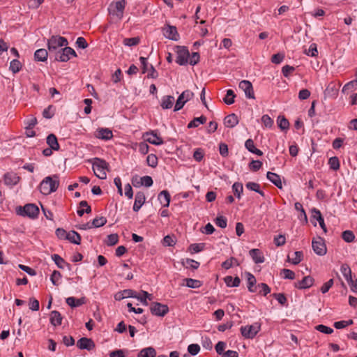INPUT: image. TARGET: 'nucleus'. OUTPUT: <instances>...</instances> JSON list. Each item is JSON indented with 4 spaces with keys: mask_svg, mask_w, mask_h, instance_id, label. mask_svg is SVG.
<instances>
[{
    "mask_svg": "<svg viewBox=\"0 0 357 357\" xmlns=\"http://www.w3.org/2000/svg\"><path fill=\"white\" fill-rule=\"evenodd\" d=\"M59 185V176L54 174L45 177L39 185L40 192L45 195H48L52 192H55Z\"/></svg>",
    "mask_w": 357,
    "mask_h": 357,
    "instance_id": "f257e3e1",
    "label": "nucleus"
},
{
    "mask_svg": "<svg viewBox=\"0 0 357 357\" xmlns=\"http://www.w3.org/2000/svg\"><path fill=\"white\" fill-rule=\"evenodd\" d=\"M92 169L94 174L100 179H105L107 178L106 172L109 170V164L105 160L94 158L91 160Z\"/></svg>",
    "mask_w": 357,
    "mask_h": 357,
    "instance_id": "f03ea898",
    "label": "nucleus"
},
{
    "mask_svg": "<svg viewBox=\"0 0 357 357\" xmlns=\"http://www.w3.org/2000/svg\"><path fill=\"white\" fill-rule=\"evenodd\" d=\"M17 214L23 217L35 219L39 214V208L34 204H27L24 206H19L17 208Z\"/></svg>",
    "mask_w": 357,
    "mask_h": 357,
    "instance_id": "7ed1b4c3",
    "label": "nucleus"
},
{
    "mask_svg": "<svg viewBox=\"0 0 357 357\" xmlns=\"http://www.w3.org/2000/svg\"><path fill=\"white\" fill-rule=\"evenodd\" d=\"M68 40L60 36H52L47 40V48L50 54L56 52L57 49L60 47L67 46Z\"/></svg>",
    "mask_w": 357,
    "mask_h": 357,
    "instance_id": "20e7f679",
    "label": "nucleus"
},
{
    "mask_svg": "<svg viewBox=\"0 0 357 357\" xmlns=\"http://www.w3.org/2000/svg\"><path fill=\"white\" fill-rule=\"evenodd\" d=\"M64 47H65L61 49L55 53L54 58L56 61L60 62H67L70 59L71 56H77V54L73 48L67 46Z\"/></svg>",
    "mask_w": 357,
    "mask_h": 357,
    "instance_id": "39448f33",
    "label": "nucleus"
},
{
    "mask_svg": "<svg viewBox=\"0 0 357 357\" xmlns=\"http://www.w3.org/2000/svg\"><path fill=\"white\" fill-rule=\"evenodd\" d=\"M261 329V325L259 323H255L252 325H247L241 327V335L246 339H253Z\"/></svg>",
    "mask_w": 357,
    "mask_h": 357,
    "instance_id": "423d86ee",
    "label": "nucleus"
},
{
    "mask_svg": "<svg viewBox=\"0 0 357 357\" xmlns=\"http://www.w3.org/2000/svg\"><path fill=\"white\" fill-rule=\"evenodd\" d=\"M176 62L180 66L187 64L190 57L188 49L185 46H176Z\"/></svg>",
    "mask_w": 357,
    "mask_h": 357,
    "instance_id": "0eeeda50",
    "label": "nucleus"
},
{
    "mask_svg": "<svg viewBox=\"0 0 357 357\" xmlns=\"http://www.w3.org/2000/svg\"><path fill=\"white\" fill-rule=\"evenodd\" d=\"M312 247L313 251L319 256H324L327 252L326 245L324 238L317 237L312 239Z\"/></svg>",
    "mask_w": 357,
    "mask_h": 357,
    "instance_id": "6e6552de",
    "label": "nucleus"
},
{
    "mask_svg": "<svg viewBox=\"0 0 357 357\" xmlns=\"http://www.w3.org/2000/svg\"><path fill=\"white\" fill-rule=\"evenodd\" d=\"M194 96V93L190 90L184 91L178 98L175 106L174 111H178L183 108L185 103L190 100Z\"/></svg>",
    "mask_w": 357,
    "mask_h": 357,
    "instance_id": "1a4fd4ad",
    "label": "nucleus"
},
{
    "mask_svg": "<svg viewBox=\"0 0 357 357\" xmlns=\"http://www.w3.org/2000/svg\"><path fill=\"white\" fill-rule=\"evenodd\" d=\"M143 137L146 142L153 145H161L164 143L161 137L158 135L156 130L146 132L143 135Z\"/></svg>",
    "mask_w": 357,
    "mask_h": 357,
    "instance_id": "9d476101",
    "label": "nucleus"
},
{
    "mask_svg": "<svg viewBox=\"0 0 357 357\" xmlns=\"http://www.w3.org/2000/svg\"><path fill=\"white\" fill-rule=\"evenodd\" d=\"M150 310L153 315L158 317H164L169 312V307L167 305L158 302L153 303Z\"/></svg>",
    "mask_w": 357,
    "mask_h": 357,
    "instance_id": "9b49d317",
    "label": "nucleus"
},
{
    "mask_svg": "<svg viewBox=\"0 0 357 357\" xmlns=\"http://www.w3.org/2000/svg\"><path fill=\"white\" fill-rule=\"evenodd\" d=\"M239 88L245 92V96L250 99L255 98V93L252 83L248 80H242L240 82Z\"/></svg>",
    "mask_w": 357,
    "mask_h": 357,
    "instance_id": "f8f14e48",
    "label": "nucleus"
},
{
    "mask_svg": "<svg viewBox=\"0 0 357 357\" xmlns=\"http://www.w3.org/2000/svg\"><path fill=\"white\" fill-rule=\"evenodd\" d=\"M163 35L166 38L172 40L177 41L179 39L176 27L174 26L167 25L163 28Z\"/></svg>",
    "mask_w": 357,
    "mask_h": 357,
    "instance_id": "ddd939ff",
    "label": "nucleus"
},
{
    "mask_svg": "<svg viewBox=\"0 0 357 357\" xmlns=\"http://www.w3.org/2000/svg\"><path fill=\"white\" fill-rule=\"evenodd\" d=\"M77 347L79 349H86L87 351H91L95 348L94 342L88 337H82L77 342Z\"/></svg>",
    "mask_w": 357,
    "mask_h": 357,
    "instance_id": "4468645a",
    "label": "nucleus"
},
{
    "mask_svg": "<svg viewBox=\"0 0 357 357\" xmlns=\"http://www.w3.org/2000/svg\"><path fill=\"white\" fill-rule=\"evenodd\" d=\"M114 9L110 10V13L113 15H116L119 19H121L126 6L125 0H118L114 2Z\"/></svg>",
    "mask_w": 357,
    "mask_h": 357,
    "instance_id": "2eb2a0df",
    "label": "nucleus"
},
{
    "mask_svg": "<svg viewBox=\"0 0 357 357\" xmlns=\"http://www.w3.org/2000/svg\"><path fill=\"white\" fill-rule=\"evenodd\" d=\"M314 278L310 275L304 277L301 280L294 283V287L299 289H307L314 284Z\"/></svg>",
    "mask_w": 357,
    "mask_h": 357,
    "instance_id": "dca6fc26",
    "label": "nucleus"
},
{
    "mask_svg": "<svg viewBox=\"0 0 357 357\" xmlns=\"http://www.w3.org/2000/svg\"><path fill=\"white\" fill-rule=\"evenodd\" d=\"M146 202V197L143 192H137L135 194V202L132 209L135 212H138L141 207Z\"/></svg>",
    "mask_w": 357,
    "mask_h": 357,
    "instance_id": "f3484780",
    "label": "nucleus"
},
{
    "mask_svg": "<svg viewBox=\"0 0 357 357\" xmlns=\"http://www.w3.org/2000/svg\"><path fill=\"white\" fill-rule=\"evenodd\" d=\"M249 255L255 264H261L265 261L264 256L259 249L254 248L250 250Z\"/></svg>",
    "mask_w": 357,
    "mask_h": 357,
    "instance_id": "a211bd4d",
    "label": "nucleus"
},
{
    "mask_svg": "<svg viewBox=\"0 0 357 357\" xmlns=\"http://www.w3.org/2000/svg\"><path fill=\"white\" fill-rule=\"evenodd\" d=\"M311 213H312V218L318 221L321 229L324 230V231L325 233H326V231H327L326 227L324 223V218L322 217V215H321L320 211L315 208H313L311 210Z\"/></svg>",
    "mask_w": 357,
    "mask_h": 357,
    "instance_id": "6ab92c4d",
    "label": "nucleus"
},
{
    "mask_svg": "<svg viewBox=\"0 0 357 357\" xmlns=\"http://www.w3.org/2000/svg\"><path fill=\"white\" fill-rule=\"evenodd\" d=\"M62 316L59 311L53 310L50 314V324L54 326H58L61 324Z\"/></svg>",
    "mask_w": 357,
    "mask_h": 357,
    "instance_id": "aec40b11",
    "label": "nucleus"
},
{
    "mask_svg": "<svg viewBox=\"0 0 357 357\" xmlns=\"http://www.w3.org/2000/svg\"><path fill=\"white\" fill-rule=\"evenodd\" d=\"M3 180L6 185H15L19 182L20 177L15 173L9 172L4 175Z\"/></svg>",
    "mask_w": 357,
    "mask_h": 357,
    "instance_id": "412c9836",
    "label": "nucleus"
},
{
    "mask_svg": "<svg viewBox=\"0 0 357 357\" xmlns=\"http://www.w3.org/2000/svg\"><path fill=\"white\" fill-rule=\"evenodd\" d=\"M158 199L160 203L164 207H168L169 206L171 196L167 190L161 191L158 194Z\"/></svg>",
    "mask_w": 357,
    "mask_h": 357,
    "instance_id": "4be33fe9",
    "label": "nucleus"
},
{
    "mask_svg": "<svg viewBox=\"0 0 357 357\" xmlns=\"http://www.w3.org/2000/svg\"><path fill=\"white\" fill-rule=\"evenodd\" d=\"M96 137L101 139L109 140L113 137L112 131L109 128H98Z\"/></svg>",
    "mask_w": 357,
    "mask_h": 357,
    "instance_id": "5701e85b",
    "label": "nucleus"
},
{
    "mask_svg": "<svg viewBox=\"0 0 357 357\" xmlns=\"http://www.w3.org/2000/svg\"><path fill=\"white\" fill-rule=\"evenodd\" d=\"M266 177L271 183H273L278 188H282V183L280 176L278 174L271 172H268L266 174Z\"/></svg>",
    "mask_w": 357,
    "mask_h": 357,
    "instance_id": "b1692460",
    "label": "nucleus"
},
{
    "mask_svg": "<svg viewBox=\"0 0 357 357\" xmlns=\"http://www.w3.org/2000/svg\"><path fill=\"white\" fill-rule=\"evenodd\" d=\"M238 123V116L235 114L227 115L224 119V124L227 128H234Z\"/></svg>",
    "mask_w": 357,
    "mask_h": 357,
    "instance_id": "393cba45",
    "label": "nucleus"
},
{
    "mask_svg": "<svg viewBox=\"0 0 357 357\" xmlns=\"http://www.w3.org/2000/svg\"><path fill=\"white\" fill-rule=\"evenodd\" d=\"M247 280H248V289L250 292H257V286H256V278L255 277L250 273H247Z\"/></svg>",
    "mask_w": 357,
    "mask_h": 357,
    "instance_id": "a878e982",
    "label": "nucleus"
},
{
    "mask_svg": "<svg viewBox=\"0 0 357 357\" xmlns=\"http://www.w3.org/2000/svg\"><path fill=\"white\" fill-rule=\"evenodd\" d=\"M66 303L72 307L81 306L85 303V298H76L75 297H68L66 301Z\"/></svg>",
    "mask_w": 357,
    "mask_h": 357,
    "instance_id": "bb28decb",
    "label": "nucleus"
},
{
    "mask_svg": "<svg viewBox=\"0 0 357 357\" xmlns=\"http://www.w3.org/2000/svg\"><path fill=\"white\" fill-rule=\"evenodd\" d=\"M47 144L50 146V148L54 151H58L59 149V144L58 143L57 138L54 134H50L47 136Z\"/></svg>",
    "mask_w": 357,
    "mask_h": 357,
    "instance_id": "cd10ccee",
    "label": "nucleus"
},
{
    "mask_svg": "<svg viewBox=\"0 0 357 357\" xmlns=\"http://www.w3.org/2000/svg\"><path fill=\"white\" fill-rule=\"evenodd\" d=\"M68 238L66 240L69 241L70 243L79 245L81 243V236L80 235L76 232L75 231H70L68 232Z\"/></svg>",
    "mask_w": 357,
    "mask_h": 357,
    "instance_id": "c85d7f7f",
    "label": "nucleus"
},
{
    "mask_svg": "<svg viewBox=\"0 0 357 357\" xmlns=\"http://www.w3.org/2000/svg\"><path fill=\"white\" fill-rule=\"evenodd\" d=\"M224 280L227 286L230 287H237L241 283V280L238 277L234 278L232 276L228 275L224 278Z\"/></svg>",
    "mask_w": 357,
    "mask_h": 357,
    "instance_id": "c756f323",
    "label": "nucleus"
},
{
    "mask_svg": "<svg viewBox=\"0 0 357 357\" xmlns=\"http://www.w3.org/2000/svg\"><path fill=\"white\" fill-rule=\"evenodd\" d=\"M174 102V98L172 96H165L162 97L161 102V107L164 109H170L172 107Z\"/></svg>",
    "mask_w": 357,
    "mask_h": 357,
    "instance_id": "7c9ffc66",
    "label": "nucleus"
},
{
    "mask_svg": "<svg viewBox=\"0 0 357 357\" xmlns=\"http://www.w3.org/2000/svg\"><path fill=\"white\" fill-rule=\"evenodd\" d=\"M48 56V52L45 49H38L34 53V58L38 61H45Z\"/></svg>",
    "mask_w": 357,
    "mask_h": 357,
    "instance_id": "2f4dec72",
    "label": "nucleus"
},
{
    "mask_svg": "<svg viewBox=\"0 0 357 357\" xmlns=\"http://www.w3.org/2000/svg\"><path fill=\"white\" fill-rule=\"evenodd\" d=\"M153 179L150 176H144L140 178V182H138L137 184H135L132 181V184L135 187H138L139 185H144L145 187H151L153 185Z\"/></svg>",
    "mask_w": 357,
    "mask_h": 357,
    "instance_id": "473e14b6",
    "label": "nucleus"
},
{
    "mask_svg": "<svg viewBox=\"0 0 357 357\" xmlns=\"http://www.w3.org/2000/svg\"><path fill=\"white\" fill-rule=\"evenodd\" d=\"M156 351L153 347H147L142 349L138 357H155Z\"/></svg>",
    "mask_w": 357,
    "mask_h": 357,
    "instance_id": "72a5a7b5",
    "label": "nucleus"
},
{
    "mask_svg": "<svg viewBox=\"0 0 357 357\" xmlns=\"http://www.w3.org/2000/svg\"><path fill=\"white\" fill-rule=\"evenodd\" d=\"M245 187L247 189L251 191H255L259 193L262 197H264V191L260 190V185L255 182H248L245 184Z\"/></svg>",
    "mask_w": 357,
    "mask_h": 357,
    "instance_id": "f704fd0d",
    "label": "nucleus"
},
{
    "mask_svg": "<svg viewBox=\"0 0 357 357\" xmlns=\"http://www.w3.org/2000/svg\"><path fill=\"white\" fill-rule=\"evenodd\" d=\"M340 271L347 281H351V270L349 265L344 264L341 266Z\"/></svg>",
    "mask_w": 357,
    "mask_h": 357,
    "instance_id": "c9c22d12",
    "label": "nucleus"
},
{
    "mask_svg": "<svg viewBox=\"0 0 357 357\" xmlns=\"http://www.w3.org/2000/svg\"><path fill=\"white\" fill-rule=\"evenodd\" d=\"M206 118L205 116H202L200 117L195 118L192 121H191L188 123V128H197L200 124H204V123H206Z\"/></svg>",
    "mask_w": 357,
    "mask_h": 357,
    "instance_id": "e433bc0d",
    "label": "nucleus"
},
{
    "mask_svg": "<svg viewBox=\"0 0 357 357\" xmlns=\"http://www.w3.org/2000/svg\"><path fill=\"white\" fill-rule=\"evenodd\" d=\"M91 223L92 228H98L105 225L107 223V218L103 216L96 217Z\"/></svg>",
    "mask_w": 357,
    "mask_h": 357,
    "instance_id": "4c0bfd02",
    "label": "nucleus"
},
{
    "mask_svg": "<svg viewBox=\"0 0 357 357\" xmlns=\"http://www.w3.org/2000/svg\"><path fill=\"white\" fill-rule=\"evenodd\" d=\"M185 285L189 288L196 289L199 288L202 285V282L200 280L192 279V278H186L185 279Z\"/></svg>",
    "mask_w": 357,
    "mask_h": 357,
    "instance_id": "58836bf2",
    "label": "nucleus"
},
{
    "mask_svg": "<svg viewBox=\"0 0 357 357\" xmlns=\"http://www.w3.org/2000/svg\"><path fill=\"white\" fill-rule=\"evenodd\" d=\"M236 95L234 92L231 89H229L227 91L226 96L224 98L223 101L225 104L230 105L234 102V98Z\"/></svg>",
    "mask_w": 357,
    "mask_h": 357,
    "instance_id": "ea45409f",
    "label": "nucleus"
},
{
    "mask_svg": "<svg viewBox=\"0 0 357 357\" xmlns=\"http://www.w3.org/2000/svg\"><path fill=\"white\" fill-rule=\"evenodd\" d=\"M303 252L301 251H296L294 253L293 258L290 259L289 257H288V261L294 265H297L303 260Z\"/></svg>",
    "mask_w": 357,
    "mask_h": 357,
    "instance_id": "a19ab883",
    "label": "nucleus"
},
{
    "mask_svg": "<svg viewBox=\"0 0 357 357\" xmlns=\"http://www.w3.org/2000/svg\"><path fill=\"white\" fill-rule=\"evenodd\" d=\"M183 264L186 268H190L192 269H197L200 265L199 262L192 259H186L183 261Z\"/></svg>",
    "mask_w": 357,
    "mask_h": 357,
    "instance_id": "79ce46f5",
    "label": "nucleus"
},
{
    "mask_svg": "<svg viewBox=\"0 0 357 357\" xmlns=\"http://www.w3.org/2000/svg\"><path fill=\"white\" fill-rule=\"evenodd\" d=\"M277 122H278V125L279 128L281 130H287L289 128V123L288 120L284 116H279L278 117Z\"/></svg>",
    "mask_w": 357,
    "mask_h": 357,
    "instance_id": "37998d69",
    "label": "nucleus"
},
{
    "mask_svg": "<svg viewBox=\"0 0 357 357\" xmlns=\"http://www.w3.org/2000/svg\"><path fill=\"white\" fill-rule=\"evenodd\" d=\"M140 42L139 37L126 38L123 40V43L126 46L132 47L138 45Z\"/></svg>",
    "mask_w": 357,
    "mask_h": 357,
    "instance_id": "c03bdc74",
    "label": "nucleus"
},
{
    "mask_svg": "<svg viewBox=\"0 0 357 357\" xmlns=\"http://www.w3.org/2000/svg\"><path fill=\"white\" fill-rule=\"evenodd\" d=\"M22 68V64L17 59H13L10 61L9 69L13 73H18Z\"/></svg>",
    "mask_w": 357,
    "mask_h": 357,
    "instance_id": "a18cd8bd",
    "label": "nucleus"
},
{
    "mask_svg": "<svg viewBox=\"0 0 357 357\" xmlns=\"http://www.w3.org/2000/svg\"><path fill=\"white\" fill-rule=\"evenodd\" d=\"M52 259L54 261V263L56 264V266H58V268H64V265L66 264V261H64V259L61 257L59 255L57 254H54L52 255Z\"/></svg>",
    "mask_w": 357,
    "mask_h": 357,
    "instance_id": "49530a36",
    "label": "nucleus"
},
{
    "mask_svg": "<svg viewBox=\"0 0 357 357\" xmlns=\"http://www.w3.org/2000/svg\"><path fill=\"white\" fill-rule=\"evenodd\" d=\"M55 113V107L53 105H49L43 112V116L45 119H51Z\"/></svg>",
    "mask_w": 357,
    "mask_h": 357,
    "instance_id": "de8ad7c7",
    "label": "nucleus"
},
{
    "mask_svg": "<svg viewBox=\"0 0 357 357\" xmlns=\"http://www.w3.org/2000/svg\"><path fill=\"white\" fill-rule=\"evenodd\" d=\"M119 241V236L117 234H112L107 236L106 240V244L108 246H113L116 245Z\"/></svg>",
    "mask_w": 357,
    "mask_h": 357,
    "instance_id": "09e8293b",
    "label": "nucleus"
},
{
    "mask_svg": "<svg viewBox=\"0 0 357 357\" xmlns=\"http://www.w3.org/2000/svg\"><path fill=\"white\" fill-rule=\"evenodd\" d=\"M232 190L234 191V195L238 198H241V195L243 190V187L242 183L236 182L232 185Z\"/></svg>",
    "mask_w": 357,
    "mask_h": 357,
    "instance_id": "8fccbe9b",
    "label": "nucleus"
},
{
    "mask_svg": "<svg viewBox=\"0 0 357 357\" xmlns=\"http://www.w3.org/2000/svg\"><path fill=\"white\" fill-rule=\"evenodd\" d=\"M342 238L344 241H346L347 243H351V242L354 241V240L355 238V236H354V234L353 233V231H351L350 230H346L342 232Z\"/></svg>",
    "mask_w": 357,
    "mask_h": 357,
    "instance_id": "3c124183",
    "label": "nucleus"
},
{
    "mask_svg": "<svg viewBox=\"0 0 357 357\" xmlns=\"http://www.w3.org/2000/svg\"><path fill=\"white\" fill-rule=\"evenodd\" d=\"M328 165L330 168L333 170H337L340 168V161L337 157H331L328 160Z\"/></svg>",
    "mask_w": 357,
    "mask_h": 357,
    "instance_id": "603ef678",
    "label": "nucleus"
},
{
    "mask_svg": "<svg viewBox=\"0 0 357 357\" xmlns=\"http://www.w3.org/2000/svg\"><path fill=\"white\" fill-rule=\"evenodd\" d=\"M61 278V273L58 271H54L51 275L50 280L54 285L58 286Z\"/></svg>",
    "mask_w": 357,
    "mask_h": 357,
    "instance_id": "864d4df0",
    "label": "nucleus"
},
{
    "mask_svg": "<svg viewBox=\"0 0 357 357\" xmlns=\"http://www.w3.org/2000/svg\"><path fill=\"white\" fill-rule=\"evenodd\" d=\"M147 165L151 167H155L158 165V158L154 154H149L146 158Z\"/></svg>",
    "mask_w": 357,
    "mask_h": 357,
    "instance_id": "5fc2aeb1",
    "label": "nucleus"
},
{
    "mask_svg": "<svg viewBox=\"0 0 357 357\" xmlns=\"http://www.w3.org/2000/svg\"><path fill=\"white\" fill-rule=\"evenodd\" d=\"M261 122L266 128H271L273 125V120L268 114L262 116Z\"/></svg>",
    "mask_w": 357,
    "mask_h": 357,
    "instance_id": "6e6d98bb",
    "label": "nucleus"
},
{
    "mask_svg": "<svg viewBox=\"0 0 357 357\" xmlns=\"http://www.w3.org/2000/svg\"><path fill=\"white\" fill-rule=\"evenodd\" d=\"M305 53L307 55V56H316L318 54V51H317V45L315 43H312L308 50H305Z\"/></svg>",
    "mask_w": 357,
    "mask_h": 357,
    "instance_id": "4d7b16f0",
    "label": "nucleus"
},
{
    "mask_svg": "<svg viewBox=\"0 0 357 357\" xmlns=\"http://www.w3.org/2000/svg\"><path fill=\"white\" fill-rule=\"evenodd\" d=\"M315 328L318 331L324 334H331L333 332V329L332 328L322 324L317 325Z\"/></svg>",
    "mask_w": 357,
    "mask_h": 357,
    "instance_id": "13d9d810",
    "label": "nucleus"
},
{
    "mask_svg": "<svg viewBox=\"0 0 357 357\" xmlns=\"http://www.w3.org/2000/svg\"><path fill=\"white\" fill-rule=\"evenodd\" d=\"M215 222L220 228H225L227 225V220L224 216H218L215 218Z\"/></svg>",
    "mask_w": 357,
    "mask_h": 357,
    "instance_id": "bf43d9fd",
    "label": "nucleus"
},
{
    "mask_svg": "<svg viewBox=\"0 0 357 357\" xmlns=\"http://www.w3.org/2000/svg\"><path fill=\"white\" fill-rule=\"evenodd\" d=\"M204 248V243H193L190 245V250L192 253H197Z\"/></svg>",
    "mask_w": 357,
    "mask_h": 357,
    "instance_id": "052dcab7",
    "label": "nucleus"
},
{
    "mask_svg": "<svg viewBox=\"0 0 357 357\" xmlns=\"http://www.w3.org/2000/svg\"><path fill=\"white\" fill-rule=\"evenodd\" d=\"M29 306L30 310L33 311H38L40 307L39 301L34 298H30Z\"/></svg>",
    "mask_w": 357,
    "mask_h": 357,
    "instance_id": "680f3d73",
    "label": "nucleus"
},
{
    "mask_svg": "<svg viewBox=\"0 0 357 357\" xmlns=\"http://www.w3.org/2000/svg\"><path fill=\"white\" fill-rule=\"evenodd\" d=\"M200 351V347L197 344H191L188 347V351L191 355L195 356L197 355Z\"/></svg>",
    "mask_w": 357,
    "mask_h": 357,
    "instance_id": "e2e57ef3",
    "label": "nucleus"
},
{
    "mask_svg": "<svg viewBox=\"0 0 357 357\" xmlns=\"http://www.w3.org/2000/svg\"><path fill=\"white\" fill-rule=\"evenodd\" d=\"M282 273L284 279L294 280L295 278V273L290 269L284 268L282 270Z\"/></svg>",
    "mask_w": 357,
    "mask_h": 357,
    "instance_id": "0e129e2a",
    "label": "nucleus"
},
{
    "mask_svg": "<svg viewBox=\"0 0 357 357\" xmlns=\"http://www.w3.org/2000/svg\"><path fill=\"white\" fill-rule=\"evenodd\" d=\"M284 58V54L283 53H278L272 56L271 61L273 63L279 64L283 61Z\"/></svg>",
    "mask_w": 357,
    "mask_h": 357,
    "instance_id": "69168bd1",
    "label": "nucleus"
},
{
    "mask_svg": "<svg viewBox=\"0 0 357 357\" xmlns=\"http://www.w3.org/2000/svg\"><path fill=\"white\" fill-rule=\"evenodd\" d=\"M234 261L237 262V259L234 257H231L222 263V267L225 269H229L234 266Z\"/></svg>",
    "mask_w": 357,
    "mask_h": 357,
    "instance_id": "338daca9",
    "label": "nucleus"
},
{
    "mask_svg": "<svg viewBox=\"0 0 357 357\" xmlns=\"http://www.w3.org/2000/svg\"><path fill=\"white\" fill-rule=\"evenodd\" d=\"M333 279H330L328 282H325L321 287V291L323 294H326L333 285Z\"/></svg>",
    "mask_w": 357,
    "mask_h": 357,
    "instance_id": "774afa93",
    "label": "nucleus"
}]
</instances>
